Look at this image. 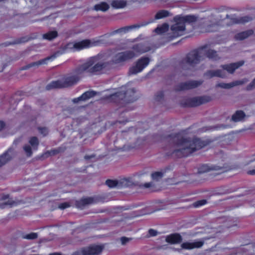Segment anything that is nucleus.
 Wrapping results in <instances>:
<instances>
[{
    "mask_svg": "<svg viewBox=\"0 0 255 255\" xmlns=\"http://www.w3.org/2000/svg\"><path fill=\"white\" fill-rule=\"evenodd\" d=\"M101 57L99 55L88 58L85 63L77 67L70 73L66 75L60 80L53 81L48 84L46 87V90L66 88L74 85L79 81L84 72L93 75L98 74V72L105 65L101 63Z\"/></svg>",
    "mask_w": 255,
    "mask_h": 255,
    "instance_id": "nucleus-1",
    "label": "nucleus"
},
{
    "mask_svg": "<svg viewBox=\"0 0 255 255\" xmlns=\"http://www.w3.org/2000/svg\"><path fill=\"white\" fill-rule=\"evenodd\" d=\"M170 141L174 144L173 153L179 157L187 156L196 150L205 146L207 142L200 138H187L184 131L173 134L169 137Z\"/></svg>",
    "mask_w": 255,
    "mask_h": 255,
    "instance_id": "nucleus-2",
    "label": "nucleus"
},
{
    "mask_svg": "<svg viewBox=\"0 0 255 255\" xmlns=\"http://www.w3.org/2000/svg\"><path fill=\"white\" fill-rule=\"evenodd\" d=\"M102 44H103V42L100 39H85L80 41L69 42L64 46V49L62 51H57L50 56L37 62H32L26 65L23 69H27L30 67L40 65L47 64L49 61H52L59 55L69 51H80L84 49L100 46Z\"/></svg>",
    "mask_w": 255,
    "mask_h": 255,
    "instance_id": "nucleus-3",
    "label": "nucleus"
},
{
    "mask_svg": "<svg viewBox=\"0 0 255 255\" xmlns=\"http://www.w3.org/2000/svg\"><path fill=\"white\" fill-rule=\"evenodd\" d=\"M253 18L249 15L238 16L235 14L226 15V18H223L221 15H212L210 18L211 23L207 25L206 31L215 32L219 30L221 23H225L227 26L233 24H244L251 21Z\"/></svg>",
    "mask_w": 255,
    "mask_h": 255,
    "instance_id": "nucleus-4",
    "label": "nucleus"
},
{
    "mask_svg": "<svg viewBox=\"0 0 255 255\" xmlns=\"http://www.w3.org/2000/svg\"><path fill=\"white\" fill-rule=\"evenodd\" d=\"M101 56V63L105 65L99 72L98 74L102 73L104 71L109 70L113 67V65H123L125 62L136 57L135 53L131 50H128L118 52L113 55L110 61L107 60V55L106 53H99L96 56Z\"/></svg>",
    "mask_w": 255,
    "mask_h": 255,
    "instance_id": "nucleus-5",
    "label": "nucleus"
},
{
    "mask_svg": "<svg viewBox=\"0 0 255 255\" xmlns=\"http://www.w3.org/2000/svg\"><path fill=\"white\" fill-rule=\"evenodd\" d=\"M207 48L208 46L206 45L198 49L191 51L188 54L186 58L183 60V63L188 66H194L203 59L205 54L208 58L213 60H217L220 59L216 51L212 49H207Z\"/></svg>",
    "mask_w": 255,
    "mask_h": 255,
    "instance_id": "nucleus-6",
    "label": "nucleus"
},
{
    "mask_svg": "<svg viewBox=\"0 0 255 255\" xmlns=\"http://www.w3.org/2000/svg\"><path fill=\"white\" fill-rule=\"evenodd\" d=\"M135 92L134 88H129L127 86H124L122 87L118 92L106 95L105 100L123 106L126 103L133 102L136 100V98L134 96Z\"/></svg>",
    "mask_w": 255,
    "mask_h": 255,
    "instance_id": "nucleus-7",
    "label": "nucleus"
},
{
    "mask_svg": "<svg viewBox=\"0 0 255 255\" xmlns=\"http://www.w3.org/2000/svg\"><path fill=\"white\" fill-rule=\"evenodd\" d=\"M196 20L197 17L193 15H176L173 18L175 23L171 26V33L168 34V37L172 40L183 35L185 30V23H192L196 21Z\"/></svg>",
    "mask_w": 255,
    "mask_h": 255,
    "instance_id": "nucleus-8",
    "label": "nucleus"
},
{
    "mask_svg": "<svg viewBox=\"0 0 255 255\" xmlns=\"http://www.w3.org/2000/svg\"><path fill=\"white\" fill-rule=\"evenodd\" d=\"M244 63L243 61L238 62L226 64L222 66L223 70H209L205 74V76L208 78L213 77H218L220 78H225L226 73L224 70H226L228 73L232 74L236 69L242 66Z\"/></svg>",
    "mask_w": 255,
    "mask_h": 255,
    "instance_id": "nucleus-9",
    "label": "nucleus"
},
{
    "mask_svg": "<svg viewBox=\"0 0 255 255\" xmlns=\"http://www.w3.org/2000/svg\"><path fill=\"white\" fill-rule=\"evenodd\" d=\"M211 97L207 95L198 96L192 98L185 99L181 101L180 104L183 107H196L211 101Z\"/></svg>",
    "mask_w": 255,
    "mask_h": 255,
    "instance_id": "nucleus-10",
    "label": "nucleus"
},
{
    "mask_svg": "<svg viewBox=\"0 0 255 255\" xmlns=\"http://www.w3.org/2000/svg\"><path fill=\"white\" fill-rule=\"evenodd\" d=\"M150 61V59L148 57L143 56L140 58L130 67L129 74L133 75L142 72L148 65Z\"/></svg>",
    "mask_w": 255,
    "mask_h": 255,
    "instance_id": "nucleus-11",
    "label": "nucleus"
},
{
    "mask_svg": "<svg viewBox=\"0 0 255 255\" xmlns=\"http://www.w3.org/2000/svg\"><path fill=\"white\" fill-rule=\"evenodd\" d=\"M103 250L102 246L93 245L75 252L72 255H98Z\"/></svg>",
    "mask_w": 255,
    "mask_h": 255,
    "instance_id": "nucleus-12",
    "label": "nucleus"
},
{
    "mask_svg": "<svg viewBox=\"0 0 255 255\" xmlns=\"http://www.w3.org/2000/svg\"><path fill=\"white\" fill-rule=\"evenodd\" d=\"M202 82V81L192 80L181 83L176 86L175 90L180 91L192 89L201 85Z\"/></svg>",
    "mask_w": 255,
    "mask_h": 255,
    "instance_id": "nucleus-13",
    "label": "nucleus"
},
{
    "mask_svg": "<svg viewBox=\"0 0 255 255\" xmlns=\"http://www.w3.org/2000/svg\"><path fill=\"white\" fill-rule=\"evenodd\" d=\"M152 22V21H143V22H140L139 24H134V25H130V26H125V27L120 28L114 31V34L120 33L121 34H123L126 33L131 31V30H132L133 29L139 28L141 27L145 26L148 25V24L151 23Z\"/></svg>",
    "mask_w": 255,
    "mask_h": 255,
    "instance_id": "nucleus-14",
    "label": "nucleus"
},
{
    "mask_svg": "<svg viewBox=\"0 0 255 255\" xmlns=\"http://www.w3.org/2000/svg\"><path fill=\"white\" fill-rule=\"evenodd\" d=\"M132 51L135 53L136 56L140 54L146 52L150 49V47L147 42L136 44L132 46Z\"/></svg>",
    "mask_w": 255,
    "mask_h": 255,
    "instance_id": "nucleus-15",
    "label": "nucleus"
},
{
    "mask_svg": "<svg viewBox=\"0 0 255 255\" xmlns=\"http://www.w3.org/2000/svg\"><path fill=\"white\" fill-rule=\"evenodd\" d=\"M223 168L224 167L220 166L203 164L199 167L198 172L199 173H202L208 172L210 170H221V172L226 171V170H224Z\"/></svg>",
    "mask_w": 255,
    "mask_h": 255,
    "instance_id": "nucleus-16",
    "label": "nucleus"
},
{
    "mask_svg": "<svg viewBox=\"0 0 255 255\" xmlns=\"http://www.w3.org/2000/svg\"><path fill=\"white\" fill-rule=\"evenodd\" d=\"M0 201L2 202V203L0 204V208H4V206L5 205L12 206L17 205V202L9 198V195L8 194H0Z\"/></svg>",
    "mask_w": 255,
    "mask_h": 255,
    "instance_id": "nucleus-17",
    "label": "nucleus"
},
{
    "mask_svg": "<svg viewBox=\"0 0 255 255\" xmlns=\"http://www.w3.org/2000/svg\"><path fill=\"white\" fill-rule=\"evenodd\" d=\"M96 94V92L93 91H88L84 93L80 97L73 99L72 100V102L74 103H78L80 101H85L90 99L91 98L94 97Z\"/></svg>",
    "mask_w": 255,
    "mask_h": 255,
    "instance_id": "nucleus-18",
    "label": "nucleus"
},
{
    "mask_svg": "<svg viewBox=\"0 0 255 255\" xmlns=\"http://www.w3.org/2000/svg\"><path fill=\"white\" fill-rule=\"evenodd\" d=\"M246 80H237L230 83H220L216 85V87L228 89L237 85H242L246 82Z\"/></svg>",
    "mask_w": 255,
    "mask_h": 255,
    "instance_id": "nucleus-19",
    "label": "nucleus"
},
{
    "mask_svg": "<svg viewBox=\"0 0 255 255\" xmlns=\"http://www.w3.org/2000/svg\"><path fill=\"white\" fill-rule=\"evenodd\" d=\"M204 243L201 241H194L193 242H185L181 245L183 249L190 250L194 248H198L201 247Z\"/></svg>",
    "mask_w": 255,
    "mask_h": 255,
    "instance_id": "nucleus-20",
    "label": "nucleus"
},
{
    "mask_svg": "<svg viewBox=\"0 0 255 255\" xmlns=\"http://www.w3.org/2000/svg\"><path fill=\"white\" fill-rule=\"evenodd\" d=\"M254 31L252 29H249L244 31L238 33L235 35V39L237 40H243L252 35Z\"/></svg>",
    "mask_w": 255,
    "mask_h": 255,
    "instance_id": "nucleus-21",
    "label": "nucleus"
},
{
    "mask_svg": "<svg viewBox=\"0 0 255 255\" xmlns=\"http://www.w3.org/2000/svg\"><path fill=\"white\" fill-rule=\"evenodd\" d=\"M13 150L9 149L6 152L0 156V167L5 164L12 157Z\"/></svg>",
    "mask_w": 255,
    "mask_h": 255,
    "instance_id": "nucleus-22",
    "label": "nucleus"
},
{
    "mask_svg": "<svg viewBox=\"0 0 255 255\" xmlns=\"http://www.w3.org/2000/svg\"><path fill=\"white\" fill-rule=\"evenodd\" d=\"M182 241L181 236L178 234H173L167 236L166 241L171 244L179 243Z\"/></svg>",
    "mask_w": 255,
    "mask_h": 255,
    "instance_id": "nucleus-23",
    "label": "nucleus"
},
{
    "mask_svg": "<svg viewBox=\"0 0 255 255\" xmlns=\"http://www.w3.org/2000/svg\"><path fill=\"white\" fill-rule=\"evenodd\" d=\"M94 202V199L91 197L85 198L82 199L76 203V206L78 208H83L86 205L93 204Z\"/></svg>",
    "mask_w": 255,
    "mask_h": 255,
    "instance_id": "nucleus-24",
    "label": "nucleus"
},
{
    "mask_svg": "<svg viewBox=\"0 0 255 255\" xmlns=\"http://www.w3.org/2000/svg\"><path fill=\"white\" fill-rule=\"evenodd\" d=\"M132 182L129 178H124L118 180V189L126 188L131 186Z\"/></svg>",
    "mask_w": 255,
    "mask_h": 255,
    "instance_id": "nucleus-25",
    "label": "nucleus"
},
{
    "mask_svg": "<svg viewBox=\"0 0 255 255\" xmlns=\"http://www.w3.org/2000/svg\"><path fill=\"white\" fill-rule=\"evenodd\" d=\"M127 5L126 0H113L111 2V5L115 8H122Z\"/></svg>",
    "mask_w": 255,
    "mask_h": 255,
    "instance_id": "nucleus-26",
    "label": "nucleus"
},
{
    "mask_svg": "<svg viewBox=\"0 0 255 255\" xmlns=\"http://www.w3.org/2000/svg\"><path fill=\"white\" fill-rule=\"evenodd\" d=\"M245 117V113L242 111H237L232 117L234 122H237L242 121Z\"/></svg>",
    "mask_w": 255,
    "mask_h": 255,
    "instance_id": "nucleus-27",
    "label": "nucleus"
},
{
    "mask_svg": "<svg viewBox=\"0 0 255 255\" xmlns=\"http://www.w3.org/2000/svg\"><path fill=\"white\" fill-rule=\"evenodd\" d=\"M168 29L169 25L165 23L155 28L154 31L158 34H161L168 31Z\"/></svg>",
    "mask_w": 255,
    "mask_h": 255,
    "instance_id": "nucleus-28",
    "label": "nucleus"
},
{
    "mask_svg": "<svg viewBox=\"0 0 255 255\" xmlns=\"http://www.w3.org/2000/svg\"><path fill=\"white\" fill-rule=\"evenodd\" d=\"M170 15V12L166 10H160L155 15V19H159Z\"/></svg>",
    "mask_w": 255,
    "mask_h": 255,
    "instance_id": "nucleus-29",
    "label": "nucleus"
},
{
    "mask_svg": "<svg viewBox=\"0 0 255 255\" xmlns=\"http://www.w3.org/2000/svg\"><path fill=\"white\" fill-rule=\"evenodd\" d=\"M109 8V4L105 2H102L99 4H96L94 6V9L96 11L101 10L103 11H105Z\"/></svg>",
    "mask_w": 255,
    "mask_h": 255,
    "instance_id": "nucleus-30",
    "label": "nucleus"
},
{
    "mask_svg": "<svg viewBox=\"0 0 255 255\" xmlns=\"http://www.w3.org/2000/svg\"><path fill=\"white\" fill-rule=\"evenodd\" d=\"M57 32L56 31H49L43 35V38L49 40H51L57 36Z\"/></svg>",
    "mask_w": 255,
    "mask_h": 255,
    "instance_id": "nucleus-31",
    "label": "nucleus"
},
{
    "mask_svg": "<svg viewBox=\"0 0 255 255\" xmlns=\"http://www.w3.org/2000/svg\"><path fill=\"white\" fill-rule=\"evenodd\" d=\"M106 184L110 188H118V180L108 179L106 181Z\"/></svg>",
    "mask_w": 255,
    "mask_h": 255,
    "instance_id": "nucleus-32",
    "label": "nucleus"
},
{
    "mask_svg": "<svg viewBox=\"0 0 255 255\" xmlns=\"http://www.w3.org/2000/svg\"><path fill=\"white\" fill-rule=\"evenodd\" d=\"M29 142L34 149H37L39 144V141L36 137L33 136L29 139Z\"/></svg>",
    "mask_w": 255,
    "mask_h": 255,
    "instance_id": "nucleus-33",
    "label": "nucleus"
},
{
    "mask_svg": "<svg viewBox=\"0 0 255 255\" xmlns=\"http://www.w3.org/2000/svg\"><path fill=\"white\" fill-rule=\"evenodd\" d=\"M163 176V173L161 171H157L151 174V177L153 180L158 181Z\"/></svg>",
    "mask_w": 255,
    "mask_h": 255,
    "instance_id": "nucleus-34",
    "label": "nucleus"
},
{
    "mask_svg": "<svg viewBox=\"0 0 255 255\" xmlns=\"http://www.w3.org/2000/svg\"><path fill=\"white\" fill-rule=\"evenodd\" d=\"M38 237L37 233H31L23 236V238L27 240H33Z\"/></svg>",
    "mask_w": 255,
    "mask_h": 255,
    "instance_id": "nucleus-35",
    "label": "nucleus"
},
{
    "mask_svg": "<svg viewBox=\"0 0 255 255\" xmlns=\"http://www.w3.org/2000/svg\"><path fill=\"white\" fill-rule=\"evenodd\" d=\"M207 201L206 200H201L198 201L193 203V206L195 208H198L206 204Z\"/></svg>",
    "mask_w": 255,
    "mask_h": 255,
    "instance_id": "nucleus-36",
    "label": "nucleus"
},
{
    "mask_svg": "<svg viewBox=\"0 0 255 255\" xmlns=\"http://www.w3.org/2000/svg\"><path fill=\"white\" fill-rule=\"evenodd\" d=\"M207 201L206 200H201L198 201L193 203V206L195 208H198L206 204Z\"/></svg>",
    "mask_w": 255,
    "mask_h": 255,
    "instance_id": "nucleus-37",
    "label": "nucleus"
},
{
    "mask_svg": "<svg viewBox=\"0 0 255 255\" xmlns=\"http://www.w3.org/2000/svg\"><path fill=\"white\" fill-rule=\"evenodd\" d=\"M23 149L28 156H30L32 155L31 148L29 145H25L23 147Z\"/></svg>",
    "mask_w": 255,
    "mask_h": 255,
    "instance_id": "nucleus-38",
    "label": "nucleus"
},
{
    "mask_svg": "<svg viewBox=\"0 0 255 255\" xmlns=\"http://www.w3.org/2000/svg\"><path fill=\"white\" fill-rule=\"evenodd\" d=\"M70 206V204L67 202L61 203L59 205L58 207L60 209H65Z\"/></svg>",
    "mask_w": 255,
    "mask_h": 255,
    "instance_id": "nucleus-39",
    "label": "nucleus"
},
{
    "mask_svg": "<svg viewBox=\"0 0 255 255\" xmlns=\"http://www.w3.org/2000/svg\"><path fill=\"white\" fill-rule=\"evenodd\" d=\"M163 92L162 91H160L159 92L157 93V94L156 95L155 100L158 101H160L163 97Z\"/></svg>",
    "mask_w": 255,
    "mask_h": 255,
    "instance_id": "nucleus-40",
    "label": "nucleus"
},
{
    "mask_svg": "<svg viewBox=\"0 0 255 255\" xmlns=\"http://www.w3.org/2000/svg\"><path fill=\"white\" fill-rule=\"evenodd\" d=\"M38 130L43 135H46L48 133V129L46 128H39Z\"/></svg>",
    "mask_w": 255,
    "mask_h": 255,
    "instance_id": "nucleus-41",
    "label": "nucleus"
},
{
    "mask_svg": "<svg viewBox=\"0 0 255 255\" xmlns=\"http://www.w3.org/2000/svg\"><path fill=\"white\" fill-rule=\"evenodd\" d=\"M130 240H131V239L127 238V237H122L121 238V241L122 244L123 245H126Z\"/></svg>",
    "mask_w": 255,
    "mask_h": 255,
    "instance_id": "nucleus-42",
    "label": "nucleus"
},
{
    "mask_svg": "<svg viewBox=\"0 0 255 255\" xmlns=\"http://www.w3.org/2000/svg\"><path fill=\"white\" fill-rule=\"evenodd\" d=\"M255 87V78L254 80L247 86V90H251Z\"/></svg>",
    "mask_w": 255,
    "mask_h": 255,
    "instance_id": "nucleus-43",
    "label": "nucleus"
},
{
    "mask_svg": "<svg viewBox=\"0 0 255 255\" xmlns=\"http://www.w3.org/2000/svg\"><path fill=\"white\" fill-rule=\"evenodd\" d=\"M148 234L150 236L154 237L157 235V232L156 230L153 229H150L148 231Z\"/></svg>",
    "mask_w": 255,
    "mask_h": 255,
    "instance_id": "nucleus-44",
    "label": "nucleus"
},
{
    "mask_svg": "<svg viewBox=\"0 0 255 255\" xmlns=\"http://www.w3.org/2000/svg\"><path fill=\"white\" fill-rule=\"evenodd\" d=\"M152 182L145 183L142 185V186L145 188H148L152 186Z\"/></svg>",
    "mask_w": 255,
    "mask_h": 255,
    "instance_id": "nucleus-45",
    "label": "nucleus"
},
{
    "mask_svg": "<svg viewBox=\"0 0 255 255\" xmlns=\"http://www.w3.org/2000/svg\"><path fill=\"white\" fill-rule=\"evenodd\" d=\"M5 127V123L2 121H0V131L3 129Z\"/></svg>",
    "mask_w": 255,
    "mask_h": 255,
    "instance_id": "nucleus-46",
    "label": "nucleus"
},
{
    "mask_svg": "<svg viewBox=\"0 0 255 255\" xmlns=\"http://www.w3.org/2000/svg\"><path fill=\"white\" fill-rule=\"evenodd\" d=\"M255 161V155H253L252 157H251V159L249 160V161L247 162V164H249L250 163Z\"/></svg>",
    "mask_w": 255,
    "mask_h": 255,
    "instance_id": "nucleus-47",
    "label": "nucleus"
},
{
    "mask_svg": "<svg viewBox=\"0 0 255 255\" xmlns=\"http://www.w3.org/2000/svg\"><path fill=\"white\" fill-rule=\"evenodd\" d=\"M248 174L250 175H255V169L249 170L248 171Z\"/></svg>",
    "mask_w": 255,
    "mask_h": 255,
    "instance_id": "nucleus-48",
    "label": "nucleus"
},
{
    "mask_svg": "<svg viewBox=\"0 0 255 255\" xmlns=\"http://www.w3.org/2000/svg\"><path fill=\"white\" fill-rule=\"evenodd\" d=\"M94 157V155H86L85 156V159L86 160H89L93 157Z\"/></svg>",
    "mask_w": 255,
    "mask_h": 255,
    "instance_id": "nucleus-49",
    "label": "nucleus"
},
{
    "mask_svg": "<svg viewBox=\"0 0 255 255\" xmlns=\"http://www.w3.org/2000/svg\"><path fill=\"white\" fill-rule=\"evenodd\" d=\"M49 255H61L59 253H55L51 254Z\"/></svg>",
    "mask_w": 255,
    "mask_h": 255,
    "instance_id": "nucleus-50",
    "label": "nucleus"
},
{
    "mask_svg": "<svg viewBox=\"0 0 255 255\" xmlns=\"http://www.w3.org/2000/svg\"><path fill=\"white\" fill-rule=\"evenodd\" d=\"M219 156H221L222 157H223L224 156V153H223L222 151H221L220 153L219 154Z\"/></svg>",
    "mask_w": 255,
    "mask_h": 255,
    "instance_id": "nucleus-51",
    "label": "nucleus"
},
{
    "mask_svg": "<svg viewBox=\"0 0 255 255\" xmlns=\"http://www.w3.org/2000/svg\"><path fill=\"white\" fill-rule=\"evenodd\" d=\"M161 1H163V2H166L167 1H168V0H161Z\"/></svg>",
    "mask_w": 255,
    "mask_h": 255,
    "instance_id": "nucleus-52",
    "label": "nucleus"
}]
</instances>
